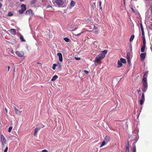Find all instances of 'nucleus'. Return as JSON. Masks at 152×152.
I'll return each instance as SVG.
<instances>
[{
  "label": "nucleus",
  "instance_id": "1",
  "mask_svg": "<svg viewBox=\"0 0 152 152\" xmlns=\"http://www.w3.org/2000/svg\"><path fill=\"white\" fill-rule=\"evenodd\" d=\"M147 76L148 74L146 73L144 74L142 77V90L144 93L146 92L148 88V85L147 80Z\"/></svg>",
  "mask_w": 152,
  "mask_h": 152
},
{
  "label": "nucleus",
  "instance_id": "2",
  "mask_svg": "<svg viewBox=\"0 0 152 152\" xmlns=\"http://www.w3.org/2000/svg\"><path fill=\"white\" fill-rule=\"evenodd\" d=\"M107 51L106 50L102 51L101 53L98 55L95 58L94 61V65L95 66H96L98 63L102 59L104 58L105 55L106 54Z\"/></svg>",
  "mask_w": 152,
  "mask_h": 152
},
{
  "label": "nucleus",
  "instance_id": "3",
  "mask_svg": "<svg viewBox=\"0 0 152 152\" xmlns=\"http://www.w3.org/2000/svg\"><path fill=\"white\" fill-rule=\"evenodd\" d=\"M66 0H53L52 2L55 5H57L59 7H62L64 3H66Z\"/></svg>",
  "mask_w": 152,
  "mask_h": 152
},
{
  "label": "nucleus",
  "instance_id": "4",
  "mask_svg": "<svg viewBox=\"0 0 152 152\" xmlns=\"http://www.w3.org/2000/svg\"><path fill=\"white\" fill-rule=\"evenodd\" d=\"M136 132L134 134V135L133 136V137L134 138V139L132 140H136V141L134 142V144H135L136 142L138 140V137H139V136H138V137L137 136V134H138V133L139 132L138 129H137L136 130Z\"/></svg>",
  "mask_w": 152,
  "mask_h": 152
},
{
  "label": "nucleus",
  "instance_id": "5",
  "mask_svg": "<svg viewBox=\"0 0 152 152\" xmlns=\"http://www.w3.org/2000/svg\"><path fill=\"white\" fill-rule=\"evenodd\" d=\"M16 54L19 57H22L23 56L24 53L23 52H20L17 51L15 52Z\"/></svg>",
  "mask_w": 152,
  "mask_h": 152
},
{
  "label": "nucleus",
  "instance_id": "6",
  "mask_svg": "<svg viewBox=\"0 0 152 152\" xmlns=\"http://www.w3.org/2000/svg\"><path fill=\"white\" fill-rule=\"evenodd\" d=\"M1 138L2 143L3 145H4L5 144L6 142V139L5 138V137L2 134H1Z\"/></svg>",
  "mask_w": 152,
  "mask_h": 152
},
{
  "label": "nucleus",
  "instance_id": "7",
  "mask_svg": "<svg viewBox=\"0 0 152 152\" xmlns=\"http://www.w3.org/2000/svg\"><path fill=\"white\" fill-rule=\"evenodd\" d=\"M96 28H97L95 26H94V29L93 30H92V31L87 30L86 31H88L89 32H92L93 33H95L96 34H98V30L95 31L94 30V29H96Z\"/></svg>",
  "mask_w": 152,
  "mask_h": 152
},
{
  "label": "nucleus",
  "instance_id": "8",
  "mask_svg": "<svg viewBox=\"0 0 152 152\" xmlns=\"http://www.w3.org/2000/svg\"><path fill=\"white\" fill-rule=\"evenodd\" d=\"M146 56V53H142L140 55V58L141 60H143L145 58Z\"/></svg>",
  "mask_w": 152,
  "mask_h": 152
},
{
  "label": "nucleus",
  "instance_id": "9",
  "mask_svg": "<svg viewBox=\"0 0 152 152\" xmlns=\"http://www.w3.org/2000/svg\"><path fill=\"white\" fill-rule=\"evenodd\" d=\"M14 109L15 110V113L18 115H20L21 113V112L19 111L15 107H14Z\"/></svg>",
  "mask_w": 152,
  "mask_h": 152
},
{
  "label": "nucleus",
  "instance_id": "10",
  "mask_svg": "<svg viewBox=\"0 0 152 152\" xmlns=\"http://www.w3.org/2000/svg\"><path fill=\"white\" fill-rule=\"evenodd\" d=\"M57 56L58 57L59 60L62 61L63 60L62 55L61 53H58L57 54Z\"/></svg>",
  "mask_w": 152,
  "mask_h": 152
},
{
  "label": "nucleus",
  "instance_id": "11",
  "mask_svg": "<svg viewBox=\"0 0 152 152\" xmlns=\"http://www.w3.org/2000/svg\"><path fill=\"white\" fill-rule=\"evenodd\" d=\"M26 15H32V11L31 10H28L26 12Z\"/></svg>",
  "mask_w": 152,
  "mask_h": 152
},
{
  "label": "nucleus",
  "instance_id": "12",
  "mask_svg": "<svg viewBox=\"0 0 152 152\" xmlns=\"http://www.w3.org/2000/svg\"><path fill=\"white\" fill-rule=\"evenodd\" d=\"M10 32L11 34L12 35H15V34L16 30L14 29H11L10 30Z\"/></svg>",
  "mask_w": 152,
  "mask_h": 152
},
{
  "label": "nucleus",
  "instance_id": "13",
  "mask_svg": "<svg viewBox=\"0 0 152 152\" xmlns=\"http://www.w3.org/2000/svg\"><path fill=\"white\" fill-rule=\"evenodd\" d=\"M104 141L107 142V143L110 141V137L109 136H106L104 139Z\"/></svg>",
  "mask_w": 152,
  "mask_h": 152
},
{
  "label": "nucleus",
  "instance_id": "14",
  "mask_svg": "<svg viewBox=\"0 0 152 152\" xmlns=\"http://www.w3.org/2000/svg\"><path fill=\"white\" fill-rule=\"evenodd\" d=\"M129 142L128 141L127 143V145L126 147V152H129Z\"/></svg>",
  "mask_w": 152,
  "mask_h": 152
},
{
  "label": "nucleus",
  "instance_id": "15",
  "mask_svg": "<svg viewBox=\"0 0 152 152\" xmlns=\"http://www.w3.org/2000/svg\"><path fill=\"white\" fill-rule=\"evenodd\" d=\"M118 67H120L122 66L123 64L121 62V61L120 60H118Z\"/></svg>",
  "mask_w": 152,
  "mask_h": 152
},
{
  "label": "nucleus",
  "instance_id": "16",
  "mask_svg": "<svg viewBox=\"0 0 152 152\" xmlns=\"http://www.w3.org/2000/svg\"><path fill=\"white\" fill-rule=\"evenodd\" d=\"M58 77L57 75H55L52 78L51 80L52 81H54L55 80H56L58 78Z\"/></svg>",
  "mask_w": 152,
  "mask_h": 152
},
{
  "label": "nucleus",
  "instance_id": "17",
  "mask_svg": "<svg viewBox=\"0 0 152 152\" xmlns=\"http://www.w3.org/2000/svg\"><path fill=\"white\" fill-rule=\"evenodd\" d=\"M107 143V142L104 140L102 142L101 145L100 146V148H101L102 147L106 145Z\"/></svg>",
  "mask_w": 152,
  "mask_h": 152
},
{
  "label": "nucleus",
  "instance_id": "18",
  "mask_svg": "<svg viewBox=\"0 0 152 152\" xmlns=\"http://www.w3.org/2000/svg\"><path fill=\"white\" fill-rule=\"evenodd\" d=\"M21 10H23L24 11H25L26 10V6L24 4H22L21 6Z\"/></svg>",
  "mask_w": 152,
  "mask_h": 152
},
{
  "label": "nucleus",
  "instance_id": "19",
  "mask_svg": "<svg viewBox=\"0 0 152 152\" xmlns=\"http://www.w3.org/2000/svg\"><path fill=\"white\" fill-rule=\"evenodd\" d=\"M20 38L21 41L22 42H25V40L24 39L23 36L21 34H20Z\"/></svg>",
  "mask_w": 152,
  "mask_h": 152
},
{
  "label": "nucleus",
  "instance_id": "20",
  "mask_svg": "<svg viewBox=\"0 0 152 152\" xmlns=\"http://www.w3.org/2000/svg\"><path fill=\"white\" fill-rule=\"evenodd\" d=\"M145 45H143L141 47V51L142 52H144L145 51Z\"/></svg>",
  "mask_w": 152,
  "mask_h": 152
},
{
  "label": "nucleus",
  "instance_id": "21",
  "mask_svg": "<svg viewBox=\"0 0 152 152\" xmlns=\"http://www.w3.org/2000/svg\"><path fill=\"white\" fill-rule=\"evenodd\" d=\"M120 61L123 63H125L126 62V60L124 58H121Z\"/></svg>",
  "mask_w": 152,
  "mask_h": 152
},
{
  "label": "nucleus",
  "instance_id": "22",
  "mask_svg": "<svg viewBox=\"0 0 152 152\" xmlns=\"http://www.w3.org/2000/svg\"><path fill=\"white\" fill-rule=\"evenodd\" d=\"M40 129V128H36L34 130V135H35L36 134H37V132L38 131V130Z\"/></svg>",
  "mask_w": 152,
  "mask_h": 152
},
{
  "label": "nucleus",
  "instance_id": "23",
  "mask_svg": "<svg viewBox=\"0 0 152 152\" xmlns=\"http://www.w3.org/2000/svg\"><path fill=\"white\" fill-rule=\"evenodd\" d=\"M75 4V3L73 1H72L70 3V6L72 7H73Z\"/></svg>",
  "mask_w": 152,
  "mask_h": 152
},
{
  "label": "nucleus",
  "instance_id": "24",
  "mask_svg": "<svg viewBox=\"0 0 152 152\" xmlns=\"http://www.w3.org/2000/svg\"><path fill=\"white\" fill-rule=\"evenodd\" d=\"M133 152H136V146L135 144H133Z\"/></svg>",
  "mask_w": 152,
  "mask_h": 152
},
{
  "label": "nucleus",
  "instance_id": "25",
  "mask_svg": "<svg viewBox=\"0 0 152 152\" xmlns=\"http://www.w3.org/2000/svg\"><path fill=\"white\" fill-rule=\"evenodd\" d=\"M134 35H132L129 39V41H132L134 39Z\"/></svg>",
  "mask_w": 152,
  "mask_h": 152
},
{
  "label": "nucleus",
  "instance_id": "26",
  "mask_svg": "<svg viewBox=\"0 0 152 152\" xmlns=\"http://www.w3.org/2000/svg\"><path fill=\"white\" fill-rule=\"evenodd\" d=\"M91 7L92 8L94 9V8L96 7V4L95 2H94L92 3L91 4Z\"/></svg>",
  "mask_w": 152,
  "mask_h": 152
},
{
  "label": "nucleus",
  "instance_id": "27",
  "mask_svg": "<svg viewBox=\"0 0 152 152\" xmlns=\"http://www.w3.org/2000/svg\"><path fill=\"white\" fill-rule=\"evenodd\" d=\"M143 45H145L146 43V42L145 39V37H143Z\"/></svg>",
  "mask_w": 152,
  "mask_h": 152
},
{
  "label": "nucleus",
  "instance_id": "28",
  "mask_svg": "<svg viewBox=\"0 0 152 152\" xmlns=\"http://www.w3.org/2000/svg\"><path fill=\"white\" fill-rule=\"evenodd\" d=\"M145 101V100H142V99H140V103L141 105H142L143 104L144 102Z\"/></svg>",
  "mask_w": 152,
  "mask_h": 152
},
{
  "label": "nucleus",
  "instance_id": "29",
  "mask_svg": "<svg viewBox=\"0 0 152 152\" xmlns=\"http://www.w3.org/2000/svg\"><path fill=\"white\" fill-rule=\"evenodd\" d=\"M57 66V64H53V66H52V69H55V68L56 66Z\"/></svg>",
  "mask_w": 152,
  "mask_h": 152
},
{
  "label": "nucleus",
  "instance_id": "30",
  "mask_svg": "<svg viewBox=\"0 0 152 152\" xmlns=\"http://www.w3.org/2000/svg\"><path fill=\"white\" fill-rule=\"evenodd\" d=\"M141 99L145 100V95L144 93H142L141 97Z\"/></svg>",
  "mask_w": 152,
  "mask_h": 152
},
{
  "label": "nucleus",
  "instance_id": "31",
  "mask_svg": "<svg viewBox=\"0 0 152 152\" xmlns=\"http://www.w3.org/2000/svg\"><path fill=\"white\" fill-rule=\"evenodd\" d=\"M25 11H24V10L21 9L19 10V12L20 14H22Z\"/></svg>",
  "mask_w": 152,
  "mask_h": 152
},
{
  "label": "nucleus",
  "instance_id": "32",
  "mask_svg": "<svg viewBox=\"0 0 152 152\" xmlns=\"http://www.w3.org/2000/svg\"><path fill=\"white\" fill-rule=\"evenodd\" d=\"M64 40L66 42H68L69 41V39L67 37L64 38Z\"/></svg>",
  "mask_w": 152,
  "mask_h": 152
},
{
  "label": "nucleus",
  "instance_id": "33",
  "mask_svg": "<svg viewBox=\"0 0 152 152\" xmlns=\"http://www.w3.org/2000/svg\"><path fill=\"white\" fill-rule=\"evenodd\" d=\"M141 31H142V37H145V35H144V30H142Z\"/></svg>",
  "mask_w": 152,
  "mask_h": 152
},
{
  "label": "nucleus",
  "instance_id": "34",
  "mask_svg": "<svg viewBox=\"0 0 152 152\" xmlns=\"http://www.w3.org/2000/svg\"><path fill=\"white\" fill-rule=\"evenodd\" d=\"M13 15L12 13L10 12H9L8 13V15L9 16H11Z\"/></svg>",
  "mask_w": 152,
  "mask_h": 152
},
{
  "label": "nucleus",
  "instance_id": "35",
  "mask_svg": "<svg viewBox=\"0 0 152 152\" xmlns=\"http://www.w3.org/2000/svg\"><path fill=\"white\" fill-rule=\"evenodd\" d=\"M12 127H10L9 129H8V132H10L12 130Z\"/></svg>",
  "mask_w": 152,
  "mask_h": 152
},
{
  "label": "nucleus",
  "instance_id": "36",
  "mask_svg": "<svg viewBox=\"0 0 152 152\" xmlns=\"http://www.w3.org/2000/svg\"><path fill=\"white\" fill-rule=\"evenodd\" d=\"M132 11L134 13H136V11L133 8H131Z\"/></svg>",
  "mask_w": 152,
  "mask_h": 152
},
{
  "label": "nucleus",
  "instance_id": "37",
  "mask_svg": "<svg viewBox=\"0 0 152 152\" xmlns=\"http://www.w3.org/2000/svg\"><path fill=\"white\" fill-rule=\"evenodd\" d=\"M8 147H7L4 150V152H7L8 150Z\"/></svg>",
  "mask_w": 152,
  "mask_h": 152
},
{
  "label": "nucleus",
  "instance_id": "38",
  "mask_svg": "<svg viewBox=\"0 0 152 152\" xmlns=\"http://www.w3.org/2000/svg\"><path fill=\"white\" fill-rule=\"evenodd\" d=\"M140 28H141V31L142 30H144L142 25V24H140Z\"/></svg>",
  "mask_w": 152,
  "mask_h": 152
},
{
  "label": "nucleus",
  "instance_id": "39",
  "mask_svg": "<svg viewBox=\"0 0 152 152\" xmlns=\"http://www.w3.org/2000/svg\"><path fill=\"white\" fill-rule=\"evenodd\" d=\"M75 59L77 60H79L80 59V57H75Z\"/></svg>",
  "mask_w": 152,
  "mask_h": 152
},
{
  "label": "nucleus",
  "instance_id": "40",
  "mask_svg": "<svg viewBox=\"0 0 152 152\" xmlns=\"http://www.w3.org/2000/svg\"><path fill=\"white\" fill-rule=\"evenodd\" d=\"M84 32H81L80 33H79V34H77L76 35L77 36H80L82 33H83Z\"/></svg>",
  "mask_w": 152,
  "mask_h": 152
},
{
  "label": "nucleus",
  "instance_id": "41",
  "mask_svg": "<svg viewBox=\"0 0 152 152\" xmlns=\"http://www.w3.org/2000/svg\"><path fill=\"white\" fill-rule=\"evenodd\" d=\"M4 110H5V111L6 112V113H7V112H8L7 109V108H4Z\"/></svg>",
  "mask_w": 152,
  "mask_h": 152
},
{
  "label": "nucleus",
  "instance_id": "42",
  "mask_svg": "<svg viewBox=\"0 0 152 152\" xmlns=\"http://www.w3.org/2000/svg\"><path fill=\"white\" fill-rule=\"evenodd\" d=\"M84 72L86 74H88V72L87 71L85 70Z\"/></svg>",
  "mask_w": 152,
  "mask_h": 152
},
{
  "label": "nucleus",
  "instance_id": "43",
  "mask_svg": "<svg viewBox=\"0 0 152 152\" xmlns=\"http://www.w3.org/2000/svg\"><path fill=\"white\" fill-rule=\"evenodd\" d=\"M42 152H48V151H47L46 150H44L42 151Z\"/></svg>",
  "mask_w": 152,
  "mask_h": 152
},
{
  "label": "nucleus",
  "instance_id": "44",
  "mask_svg": "<svg viewBox=\"0 0 152 152\" xmlns=\"http://www.w3.org/2000/svg\"><path fill=\"white\" fill-rule=\"evenodd\" d=\"M99 7H100L101 6V4H102V2H101V1H99Z\"/></svg>",
  "mask_w": 152,
  "mask_h": 152
},
{
  "label": "nucleus",
  "instance_id": "45",
  "mask_svg": "<svg viewBox=\"0 0 152 152\" xmlns=\"http://www.w3.org/2000/svg\"><path fill=\"white\" fill-rule=\"evenodd\" d=\"M151 13H152V4H151Z\"/></svg>",
  "mask_w": 152,
  "mask_h": 152
},
{
  "label": "nucleus",
  "instance_id": "46",
  "mask_svg": "<svg viewBox=\"0 0 152 152\" xmlns=\"http://www.w3.org/2000/svg\"><path fill=\"white\" fill-rule=\"evenodd\" d=\"M11 53L12 54H14V51L13 50H12L11 51Z\"/></svg>",
  "mask_w": 152,
  "mask_h": 152
},
{
  "label": "nucleus",
  "instance_id": "47",
  "mask_svg": "<svg viewBox=\"0 0 152 152\" xmlns=\"http://www.w3.org/2000/svg\"><path fill=\"white\" fill-rule=\"evenodd\" d=\"M7 67H8V71H9L10 67V66H8Z\"/></svg>",
  "mask_w": 152,
  "mask_h": 152
},
{
  "label": "nucleus",
  "instance_id": "48",
  "mask_svg": "<svg viewBox=\"0 0 152 152\" xmlns=\"http://www.w3.org/2000/svg\"><path fill=\"white\" fill-rule=\"evenodd\" d=\"M35 0H33V1H31V3L32 4H33V3H35Z\"/></svg>",
  "mask_w": 152,
  "mask_h": 152
},
{
  "label": "nucleus",
  "instance_id": "49",
  "mask_svg": "<svg viewBox=\"0 0 152 152\" xmlns=\"http://www.w3.org/2000/svg\"><path fill=\"white\" fill-rule=\"evenodd\" d=\"M127 58L128 60V62H129L130 61H129V57L128 56V55H127Z\"/></svg>",
  "mask_w": 152,
  "mask_h": 152
},
{
  "label": "nucleus",
  "instance_id": "50",
  "mask_svg": "<svg viewBox=\"0 0 152 152\" xmlns=\"http://www.w3.org/2000/svg\"><path fill=\"white\" fill-rule=\"evenodd\" d=\"M47 8H50V7H51V8L52 7L50 6V5H48L47 7Z\"/></svg>",
  "mask_w": 152,
  "mask_h": 152
},
{
  "label": "nucleus",
  "instance_id": "51",
  "mask_svg": "<svg viewBox=\"0 0 152 152\" xmlns=\"http://www.w3.org/2000/svg\"><path fill=\"white\" fill-rule=\"evenodd\" d=\"M2 5L1 3H0V9Z\"/></svg>",
  "mask_w": 152,
  "mask_h": 152
},
{
  "label": "nucleus",
  "instance_id": "52",
  "mask_svg": "<svg viewBox=\"0 0 152 152\" xmlns=\"http://www.w3.org/2000/svg\"><path fill=\"white\" fill-rule=\"evenodd\" d=\"M123 1H124V4H125V0H123Z\"/></svg>",
  "mask_w": 152,
  "mask_h": 152
},
{
  "label": "nucleus",
  "instance_id": "53",
  "mask_svg": "<svg viewBox=\"0 0 152 152\" xmlns=\"http://www.w3.org/2000/svg\"><path fill=\"white\" fill-rule=\"evenodd\" d=\"M24 0H20V1H21V2H22V1H24Z\"/></svg>",
  "mask_w": 152,
  "mask_h": 152
},
{
  "label": "nucleus",
  "instance_id": "54",
  "mask_svg": "<svg viewBox=\"0 0 152 152\" xmlns=\"http://www.w3.org/2000/svg\"><path fill=\"white\" fill-rule=\"evenodd\" d=\"M100 9L101 10H102V7H101V6L100 7Z\"/></svg>",
  "mask_w": 152,
  "mask_h": 152
},
{
  "label": "nucleus",
  "instance_id": "55",
  "mask_svg": "<svg viewBox=\"0 0 152 152\" xmlns=\"http://www.w3.org/2000/svg\"><path fill=\"white\" fill-rule=\"evenodd\" d=\"M140 91V90H139L138 91V92L139 93V92Z\"/></svg>",
  "mask_w": 152,
  "mask_h": 152
},
{
  "label": "nucleus",
  "instance_id": "56",
  "mask_svg": "<svg viewBox=\"0 0 152 152\" xmlns=\"http://www.w3.org/2000/svg\"><path fill=\"white\" fill-rule=\"evenodd\" d=\"M129 137H131V136H129Z\"/></svg>",
  "mask_w": 152,
  "mask_h": 152
},
{
  "label": "nucleus",
  "instance_id": "57",
  "mask_svg": "<svg viewBox=\"0 0 152 152\" xmlns=\"http://www.w3.org/2000/svg\"><path fill=\"white\" fill-rule=\"evenodd\" d=\"M151 26H152V24H151Z\"/></svg>",
  "mask_w": 152,
  "mask_h": 152
},
{
  "label": "nucleus",
  "instance_id": "58",
  "mask_svg": "<svg viewBox=\"0 0 152 152\" xmlns=\"http://www.w3.org/2000/svg\"><path fill=\"white\" fill-rule=\"evenodd\" d=\"M146 0L147 1L148 0Z\"/></svg>",
  "mask_w": 152,
  "mask_h": 152
}]
</instances>
